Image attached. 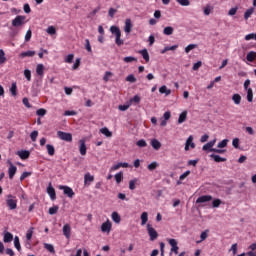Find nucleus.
Wrapping results in <instances>:
<instances>
[{
    "mask_svg": "<svg viewBox=\"0 0 256 256\" xmlns=\"http://www.w3.org/2000/svg\"><path fill=\"white\" fill-rule=\"evenodd\" d=\"M110 32L112 33V35H115L116 37V45H118V47H120V45H123V40H121V29H119V27L117 26H111Z\"/></svg>",
    "mask_w": 256,
    "mask_h": 256,
    "instance_id": "obj_1",
    "label": "nucleus"
},
{
    "mask_svg": "<svg viewBox=\"0 0 256 256\" xmlns=\"http://www.w3.org/2000/svg\"><path fill=\"white\" fill-rule=\"evenodd\" d=\"M6 205L11 211L17 209V197L12 194L7 195Z\"/></svg>",
    "mask_w": 256,
    "mask_h": 256,
    "instance_id": "obj_2",
    "label": "nucleus"
},
{
    "mask_svg": "<svg viewBox=\"0 0 256 256\" xmlns=\"http://www.w3.org/2000/svg\"><path fill=\"white\" fill-rule=\"evenodd\" d=\"M57 136L62 141H67L68 143H71V141H73V135H71V133H67V132H63V131H58L57 132Z\"/></svg>",
    "mask_w": 256,
    "mask_h": 256,
    "instance_id": "obj_3",
    "label": "nucleus"
},
{
    "mask_svg": "<svg viewBox=\"0 0 256 256\" xmlns=\"http://www.w3.org/2000/svg\"><path fill=\"white\" fill-rule=\"evenodd\" d=\"M59 189L63 191L64 195H66L70 199H73V197H75V192L73 191V188L69 186H59Z\"/></svg>",
    "mask_w": 256,
    "mask_h": 256,
    "instance_id": "obj_4",
    "label": "nucleus"
},
{
    "mask_svg": "<svg viewBox=\"0 0 256 256\" xmlns=\"http://www.w3.org/2000/svg\"><path fill=\"white\" fill-rule=\"evenodd\" d=\"M147 231L150 237V241H155L159 237V234L157 233V230L151 226V224H147Z\"/></svg>",
    "mask_w": 256,
    "mask_h": 256,
    "instance_id": "obj_5",
    "label": "nucleus"
},
{
    "mask_svg": "<svg viewBox=\"0 0 256 256\" xmlns=\"http://www.w3.org/2000/svg\"><path fill=\"white\" fill-rule=\"evenodd\" d=\"M25 25V16L18 15L12 20L13 27H21Z\"/></svg>",
    "mask_w": 256,
    "mask_h": 256,
    "instance_id": "obj_6",
    "label": "nucleus"
},
{
    "mask_svg": "<svg viewBox=\"0 0 256 256\" xmlns=\"http://www.w3.org/2000/svg\"><path fill=\"white\" fill-rule=\"evenodd\" d=\"M79 152L80 155L85 156L87 155V144H85V139L79 140Z\"/></svg>",
    "mask_w": 256,
    "mask_h": 256,
    "instance_id": "obj_7",
    "label": "nucleus"
},
{
    "mask_svg": "<svg viewBox=\"0 0 256 256\" xmlns=\"http://www.w3.org/2000/svg\"><path fill=\"white\" fill-rule=\"evenodd\" d=\"M93 181H95V176L91 175V173L87 172L84 175V185L85 187H89V185H91V183H93Z\"/></svg>",
    "mask_w": 256,
    "mask_h": 256,
    "instance_id": "obj_8",
    "label": "nucleus"
},
{
    "mask_svg": "<svg viewBox=\"0 0 256 256\" xmlns=\"http://www.w3.org/2000/svg\"><path fill=\"white\" fill-rule=\"evenodd\" d=\"M169 245H171V251L172 253H175L177 255L179 253V246H177V240L175 239H169L168 240Z\"/></svg>",
    "mask_w": 256,
    "mask_h": 256,
    "instance_id": "obj_9",
    "label": "nucleus"
},
{
    "mask_svg": "<svg viewBox=\"0 0 256 256\" xmlns=\"http://www.w3.org/2000/svg\"><path fill=\"white\" fill-rule=\"evenodd\" d=\"M111 227H112L111 222L107 220L101 225L102 233H111Z\"/></svg>",
    "mask_w": 256,
    "mask_h": 256,
    "instance_id": "obj_10",
    "label": "nucleus"
},
{
    "mask_svg": "<svg viewBox=\"0 0 256 256\" xmlns=\"http://www.w3.org/2000/svg\"><path fill=\"white\" fill-rule=\"evenodd\" d=\"M47 193L52 201H55L57 199V194L55 193V188L49 184L47 187Z\"/></svg>",
    "mask_w": 256,
    "mask_h": 256,
    "instance_id": "obj_11",
    "label": "nucleus"
},
{
    "mask_svg": "<svg viewBox=\"0 0 256 256\" xmlns=\"http://www.w3.org/2000/svg\"><path fill=\"white\" fill-rule=\"evenodd\" d=\"M8 163L10 165L8 169L9 179H13V177H15V173H17V166L13 165L11 161H9Z\"/></svg>",
    "mask_w": 256,
    "mask_h": 256,
    "instance_id": "obj_12",
    "label": "nucleus"
},
{
    "mask_svg": "<svg viewBox=\"0 0 256 256\" xmlns=\"http://www.w3.org/2000/svg\"><path fill=\"white\" fill-rule=\"evenodd\" d=\"M63 235L66 239H71V226L69 224L63 226Z\"/></svg>",
    "mask_w": 256,
    "mask_h": 256,
    "instance_id": "obj_13",
    "label": "nucleus"
},
{
    "mask_svg": "<svg viewBox=\"0 0 256 256\" xmlns=\"http://www.w3.org/2000/svg\"><path fill=\"white\" fill-rule=\"evenodd\" d=\"M212 200H213V196H211V195H204V196L199 197L196 200V203H207V202L212 201Z\"/></svg>",
    "mask_w": 256,
    "mask_h": 256,
    "instance_id": "obj_14",
    "label": "nucleus"
},
{
    "mask_svg": "<svg viewBox=\"0 0 256 256\" xmlns=\"http://www.w3.org/2000/svg\"><path fill=\"white\" fill-rule=\"evenodd\" d=\"M189 147H191V149H195V143H193V136L188 137L185 144V151H189Z\"/></svg>",
    "mask_w": 256,
    "mask_h": 256,
    "instance_id": "obj_15",
    "label": "nucleus"
},
{
    "mask_svg": "<svg viewBox=\"0 0 256 256\" xmlns=\"http://www.w3.org/2000/svg\"><path fill=\"white\" fill-rule=\"evenodd\" d=\"M215 143H217V139H214V140H212V141H210V142H208L207 144H205L204 146H203V151H211V149H214V148H212L214 145H215Z\"/></svg>",
    "mask_w": 256,
    "mask_h": 256,
    "instance_id": "obj_16",
    "label": "nucleus"
},
{
    "mask_svg": "<svg viewBox=\"0 0 256 256\" xmlns=\"http://www.w3.org/2000/svg\"><path fill=\"white\" fill-rule=\"evenodd\" d=\"M3 241L4 243H11V241H13V234H11V232H5Z\"/></svg>",
    "mask_w": 256,
    "mask_h": 256,
    "instance_id": "obj_17",
    "label": "nucleus"
},
{
    "mask_svg": "<svg viewBox=\"0 0 256 256\" xmlns=\"http://www.w3.org/2000/svg\"><path fill=\"white\" fill-rule=\"evenodd\" d=\"M17 155H19L20 159H29V155H31V153L27 150H22L18 151Z\"/></svg>",
    "mask_w": 256,
    "mask_h": 256,
    "instance_id": "obj_18",
    "label": "nucleus"
},
{
    "mask_svg": "<svg viewBox=\"0 0 256 256\" xmlns=\"http://www.w3.org/2000/svg\"><path fill=\"white\" fill-rule=\"evenodd\" d=\"M210 157H211V159H214V161L216 163H223V162L227 161L226 158H222L221 156L215 155V154H211Z\"/></svg>",
    "mask_w": 256,
    "mask_h": 256,
    "instance_id": "obj_19",
    "label": "nucleus"
},
{
    "mask_svg": "<svg viewBox=\"0 0 256 256\" xmlns=\"http://www.w3.org/2000/svg\"><path fill=\"white\" fill-rule=\"evenodd\" d=\"M111 217H112V221H114V223H116L117 225L121 223V216L119 215V213L113 212Z\"/></svg>",
    "mask_w": 256,
    "mask_h": 256,
    "instance_id": "obj_20",
    "label": "nucleus"
},
{
    "mask_svg": "<svg viewBox=\"0 0 256 256\" xmlns=\"http://www.w3.org/2000/svg\"><path fill=\"white\" fill-rule=\"evenodd\" d=\"M44 71H45V66H43V64H38L36 67L37 75H39L40 77H43Z\"/></svg>",
    "mask_w": 256,
    "mask_h": 256,
    "instance_id": "obj_21",
    "label": "nucleus"
},
{
    "mask_svg": "<svg viewBox=\"0 0 256 256\" xmlns=\"http://www.w3.org/2000/svg\"><path fill=\"white\" fill-rule=\"evenodd\" d=\"M121 167H129L128 163H118L111 167L110 171H117L118 169H121Z\"/></svg>",
    "mask_w": 256,
    "mask_h": 256,
    "instance_id": "obj_22",
    "label": "nucleus"
},
{
    "mask_svg": "<svg viewBox=\"0 0 256 256\" xmlns=\"http://www.w3.org/2000/svg\"><path fill=\"white\" fill-rule=\"evenodd\" d=\"M141 103V96L135 95L132 99H130V105H139Z\"/></svg>",
    "mask_w": 256,
    "mask_h": 256,
    "instance_id": "obj_23",
    "label": "nucleus"
},
{
    "mask_svg": "<svg viewBox=\"0 0 256 256\" xmlns=\"http://www.w3.org/2000/svg\"><path fill=\"white\" fill-rule=\"evenodd\" d=\"M10 93L13 97H17V83L13 82L10 87Z\"/></svg>",
    "mask_w": 256,
    "mask_h": 256,
    "instance_id": "obj_24",
    "label": "nucleus"
},
{
    "mask_svg": "<svg viewBox=\"0 0 256 256\" xmlns=\"http://www.w3.org/2000/svg\"><path fill=\"white\" fill-rule=\"evenodd\" d=\"M246 59H247V61H249L250 63H253V61H255V59H256V52H253V51L249 52V53L247 54V56H246Z\"/></svg>",
    "mask_w": 256,
    "mask_h": 256,
    "instance_id": "obj_25",
    "label": "nucleus"
},
{
    "mask_svg": "<svg viewBox=\"0 0 256 256\" xmlns=\"http://www.w3.org/2000/svg\"><path fill=\"white\" fill-rule=\"evenodd\" d=\"M185 121H187V111H183L178 118L179 124L185 123Z\"/></svg>",
    "mask_w": 256,
    "mask_h": 256,
    "instance_id": "obj_26",
    "label": "nucleus"
},
{
    "mask_svg": "<svg viewBox=\"0 0 256 256\" xmlns=\"http://www.w3.org/2000/svg\"><path fill=\"white\" fill-rule=\"evenodd\" d=\"M46 149H47L48 155H50V157H53V155H55V147L53 145L47 144Z\"/></svg>",
    "mask_w": 256,
    "mask_h": 256,
    "instance_id": "obj_27",
    "label": "nucleus"
},
{
    "mask_svg": "<svg viewBox=\"0 0 256 256\" xmlns=\"http://www.w3.org/2000/svg\"><path fill=\"white\" fill-rule=\"evenodd\" d=\"M100 133H102V135H105V137H113V133H111V131H109V128L107 127L100 129Z\"/></svg>",
    "mask_w": 256,
    "mask_h": 256,
    "instance_id": "obj_28",
    "label": "nucleus"
},
{
    "mask_svg": "<svg viewBox=\"0 0 256 256\" xmlns=\"http://www.w3.org/2000/svg\"><path fill=\"white\" fill-rule=\"evenodd\" d=\"M253 13H255V8H249L248 10H246V12L244 13L245 21H247V19H249V17H251Z\"/></svg>",
    "mask_w": 256,
    "mask_h": 256,
    "instance_id": "obj_29",
    "label": "nucleus"
},
{
    "mask_svg": "<svg viewBox=\"0 0 256 256\" xmlns=\"http://www.w3.org/2000/svg\"><path fill=\"white\" fill-rule=\"evenodd\" d=\"M151 145H152L153 149H156V150L161 149V142H159V140H157V139H153L151 141Z\"/></svg>",
    "mask_w": 256,
    "mask_h": 256,
    "instance_id": "obj_30",
    "label": "nucleus"
},
{
    "mask_svg": "<svg viewBox=\"0 0 256 256\" xmlns=\"http://www.w3.org/2000/svg\"><path fill=\"white\" fill-rule=\"evenodd\" d=\"M141 225H146L147 221H149V215L147 214V212H143L141 214Z\"/></svg>",
    "mask_w": 256,
    "mask_h": 256,
    "instance_id": "obj_31",
    "label": "nucleus"
},
{
    "mask_svg": "<svg viewBox=\"0 0 256 256\" xmlns=\"http://www.w3.org/2000/svg\"><path fill=\"white\" fill-rule=\"evenodd\" d=\"M140 55H142L146 63H149V52L147 51V49L140 51Z\"/></svg>",
    "mask_w": 256,
    "mask_h": 256,
    "instance_id": "obj_32",
    "label": "nucleus"
},
{
    "mask_svg": "<svg viewBox=\"0 0 256 256\" xmlns=\"http://www.w3.org/2000/svg\"><path fill=\"white\" fill-rule=\"evenodd\" d=\"M35 56V51L28 50L26 52H22L20 57H33Z\"/></svg>",
    "mask_w": 256,
    "mask_h": 256,
    "instance_id": "obj_33",
    "label": "nucleus"
},
{
    "mask_svg": "<svg viewBox=\"0 0 256 256\" xmlns=\"http://www.w3.org/2000/svg\"><path fill=\"white\" fill-rule=\"evenodd\" d=\"M232 100L234 101L235 105H240L241 104V95L234 94L232 96Z\"/></svg>",
    "mask_w": 256,
    "mask_h": 256,
    "instance_id": "obj_34",
    "label": "nucleus"
},
{
    "mask_svg": "<svg viewBox=\"0 0 256 256\" xmlns=\"http://www.w3.org/2000/svg\"><path fill=\"white\" fill-rule=\"evenodd\" d=\"M7 62V58L5 57V51L3 49H0V65H3V63Z\"/></svg>",
    "mask_w": 256,
    "mask_h": 256,
    "instance_id": "obj_35",
    "label": "nucleus"
},
{
    "mask_svg": "<svg viewBox=\"0 0 256 256\" xmlns=\"http://www.w3.org/2000/svg\"><path fill=\"white\" fill-rule=\"evenodd\" d=\"M136 185H139V179H134L129 182V189L133 191L135 189Z\"/></svg>",
    "mask_w": 256,
    "mask_h": 256,
    "instance_id": "obj_36",
    "label": "nucleus"
},
{
    "mask_svg": "<svg viewBox=\"0 0 256 256\" xmlns=\"http://www.w3.org/2000/svg\"><path fill=\"white\" fill-rule=\"evenodd\" d=\"M14 247L17 251H21V243L19 242V236H15L14 238Z\"/></svg>",
    "mask_w": 256,
    "mask_h": 256,
    "instance_id": "obj_37",
    "label": "nucleus"
},
{
    "mask_svg": "<svg viewBox=\"0 0 256 256\" xmlns=\"http://www.w3.org/2000/svg\"><path fill=\"white\" fill-rule=\"evenodd\" d=\"M160 93H165L166 96L171 95V90L167 89V86H162L159 88Z\"/></svg>",
    "mask_w": 256,
    "mask_h": 256,
    "instance_id": "obj_38",
    "label": "nucleus"
},
{
    "mask_svg": "<svg viewBox=\"0 0 256 256\" xmlns=\"http://www.w3.org/2000/svg\"><path fill=\"white\" fill-rule=\"evenodd\" d=\"M173 31H174L173 27L167 26L164 28L163 33L164 35H173Z\"/></svg>",
    "mask_w": 256,
    "mask_h": 256,
    "instance_id": "obj_39",
    "label": "nucleus"
},
{
    "mask_svg": "<svg viewBox=\"0 0 256 256\" xmlns=\"http://www.w3.org/2000/svg\"><path fill=\"white\" fill-rule=\"evenodd\" d=\"M247 101H249V103L253 102V89L251 88L247 91Z\"/></svg>",
    "mask_w": 256,
    "mask_h": 256,
    "instance_id": "obj_40",
    "label": "nucleus"
},
{
    "mask_svg": "<svg viewBox=\"0 0 256 256\" xmlns=\"http://www.w3.org/2000/svg\"><path fill=\"white\" fill-rule=\"evenodd\" d=\"M37 137H39V132L37 130H34L33 132H31L30 134L31 141L33 142L37 141Z\"/></svg>",
    "mask_w": 256,
    "mask_h": 256,
    "instance_id": "obj_41",
    "label": "nucleus"
},
{
    "mask_svg": "<svg viewBox=\"0 0 256 256\" xmlns=\"http://www.w3.org/2000/svg\"><path fill=\"white\" fill-rule=\"evenodd\" d=\"M36 115H38V117H45V115H47V110L40 108L36 111Z\"/></svg>",
    "mask_w": 256,
    "mask_h": 256,
    "instance_id": "obj_42",
    "label": "nucleus"
},
{
    "mask_svg": "<svg viewBox=\"0 0 256 256\" xmlns=\"http://www.w3.org/2000/svg\"><path fill=\"white\" fill-rule=\"evenodd\" d=\"M115 181L116 183H121V181H123V172H119L115 175Z\"/></svg>",
    "mask_w": 256,
    "mask_h": 256,
    "instance_id": "obj_43",
    "label": "nucleus"
},
{
    "mask_svg": "<svg viewBox=\"0 0 256 256\" xmlns=\"http://www.w3.org/2000/svg\"><path fill=\"white\" fill-rule=\"evenodd\" d=\"M59 211V206H53L49 208V215H55Z\"/></svg>",
    "mask_w": 256,
    "mask_h": 256,
    "instance_id": "obj_44",
    "label": "nucleus"
},
{
    "mask_svg": "<svg viewBox=\"0 0 256 256\" xmlns=\"http://www.w3.org/2000/svg\"><path fill=\"white\" fill-rule=\"evenodd\" d=\"M32 35H33V32L31 31V29L27 30L26 35H25V41H26V43L29 42V41H31Z\"/></svg>",
    "mask_w": 256,
    "mask_h": 256,
    "instance_id": "obj_45",
    "label": "nucleus"
},
{
    "mask_svg": "<svg viewBox=\"0 0 256 256\" xmlns=\"http://www.w3.org/2000/svg\"><path fill=\"white\" fill-rule=\"evenodd\" d=\"M177 45H174V46H171V47H169V46H167V47H165L164 48V50H162V54H164V53H167V51H175V49H177Z\"/></svg>",
    "mask_w": 256,
    "mask_h": 256,
    "instance_id": "obj_46",
    "label": "nucleus"
},
{
    "mask_svg": "<svg viewBox=\"0 0 256 256\" xmlns=\"http://www.w3.org/2000/svg\"><path fill=\"white\" fill-rule=\"evenodd\" d=\"M46 31L48 35H55V33H57V30L53 26H49Z\"/></svg>",
    "mask_w": 256,
    "mask_h": 256,
    "instance_id": "obj_47",
    "label": "nucleus"
},
{
    "mask_svg": "<svg viewBox=\"0 0 256 256\" xmlns=\"http://www.w3.org/2000/svg\"><path fill=\"white\" fill-rule=\"evenodd\" d=\"M193 49H197V45L196 44H190L185 48V52L189 53L190 51H193Z\"/></svg>",
    "mask_w": 256,
    "mask_h": 256,
    "instance_id": "obj_48",
    "label": "nucleus"
},
{
    "mask_svg": "<svg viewBox=\"0 0 256 256\" xmlns=\"http://www.w3.org/2000/svg\"><path fill=\"white\" fill-rule=\"evenodd\" d=\"M27 177H31V172H23L22 175L20 176V181H25Z\"/></svg>",
    "mask_w": 256,
    "mask_h": 256,
    "instance_id": "obj_49",
    "label": "nucleus"
},
{
    "mask_svg": "<svg viewBox=\"0 0 256 256\" xmlns=\"http://www.w3.org/2000/svg\"><path fill=\"white\" fill-rule=\"evenodd\" d=\"M32 237H33V228H30V229L27 231V233H26V239H27L28 241H31Z\"/></svg>",
    "mask_w": 256,
    "mask_h": 256,
    "instance_id": "obj_50",
    "label": "nucleus"
},
{
    "mask_svg": "<svg viewBox=\"0 0 256 256\" xmlns=\"http://www.w3.org/2000/svg\"><path fill=\"white\" fill-rule=\"evenodd\" d=\"M227 143H229V140H227V139L222 140L220 143H218V148H219V149L225 148V146L227 145Z\"/></svg>",
    "mask_w": 256,
    "mask_h": 256,
    "instance_id": "obj_51",
    "label": "nucleus"
},
{
    "mask_svg": "<svg viewBox=\"0 0 256 256\" xmlns=\"http://www.w3.org/2000/svg\"><path fill=\"white\" fill-rule=\"evenodd\" d=\"M211 11H213V7H211V5H207L204 9V15H210Z\"/></svg>",
    "mask_w": 256,
    "mask_h": 256,
    "instance_id": "obj_52",
    "label": "nucleus"
},
{
    "mask_svg": "<svg viewBox=\"0 0 256 256\" xmlns=\"http://www.w3.org/2000/svg\"><path fill=\"white\" fill-rule=\"evenodd\" d=\"M115 13H117V9H115V8H110L108 10V15H109V17H111V19H113V17H115Z\"/></svg>",
    "mask_w": 256,
    "mask_h": 256,
    "instance_id": "obj_53",
    "label": "nucleus"
},
{
    "mask_svg": "<svg viewBox=\"0 0 256 256\" xmlns=\"http://www.w3.org/2000/svg\"><path fill=\"white\" fill-rule=\"evenodd\" d=\"M24 77L27 79V81H31V70H24Z\"/></svg>",
    "mask_w": 256,
    "mask_h": 256,
    "instance_id": "obj_54",
    "label": "nucleus"
},
{
    "mask_svg": "<svg viewBox=\"0 0 256 256\" xmlns=\"http://www.w3.org/2000/svg\"><path fill=\"white\" fill-rule=\"evenodd\" d=\"M177 3H179L180 5L184 6V7H187L190 5V2L189 0H176Z\"/></svg>",
    "mask_w": 256,
    "mask_h": 256,
    "instance_id": "obj_55",
    "label": "nucleus"
},
{
    "mask_svg": "<svg viewBox=\"0 0 256 256\" xmlns=\"http://www.w3.org/2000/svg\"><path fill=\"white\" fill-rule=\"evenodd\" d=\"M75 58V55L73 54H69L66 59H65V63H73V59Z\"/></svg>",
    "mask_w": 256,
    "mask_h": 256,
    "instance_id": "obj_56",
    "label": "nucleus"
},
{
    "mask_svg": "<svg viewBox=\"0 0 256 256\" xmlns=\"http://www.w3.org/2000/svg\"><path fill=\"white\" fill-rule=\"evenodd\" d=\"M238 7H234V8H231L228 12V15H230L231 17H233V15H236L237 14V11H238Z\"/></svg>",
    "mask_w": 256,
    "mask_h": 256,
    "instance_id": "obj_57",
    "label": "nucleus"
},
{
    "mask_svg": "<svg viewBox=\"0 0 256 256\" xmlns=\"http://www.w3.org/2000/svg\"><path fill=\"white\" fill-rule=\"evenodd\" d=\"M113 75V73L107 71L103 77V81H105V83H107V81H109V77H111Z\"/></svg>",
    "mask_w": 256,
    "mask_h": 256,
    "instance_id": "obj_58",
    "label": "nucleus"
},
{
    "mask_svg": "<svg viewBox=\"0 0 256 256\" xmlns=\"http://www.w3.org/2000/svg\"><path fill=\"white\" fill-rule=\"evenodd\" d=\"M85 47H86V51H88V53H91L92 49H91V43L89 42V39L85 40Z\"/></svg>",
    "mask_w": 256,
    "mask_h": 256,
    "instance_id": "obj_59",
    "label": "nucleus"
},
{
    "mask_svg": "<svg viewBox=\"0 0 256 256\" xmlns=\"http://www.w3.org/2000/svg\"><path fill=\"white\" fill-rule=\"evenodd\" d=\"M149 171H155L157 169V162H152L150 165H148Z\"/></svg>",
    "mask_w": 256,
    "mask_h": 256,
    "instance_id": "obj_60",
    "label": "nucleus"
},
{
    "mask_svg": "<svg viewBox=\"0 0 256 256\" xmlns=\"http://www.w3.org/2000/svg\"><path fill=\"white\" fill-rule=\"evenodd\" d=\"M136 145L138 147H147V142H145V140H139Z\"/></svg>",
    "mask_w": 256,
    "mask_h": 256,
    "instance_id": "obj_61",
    "label": "nucleus"
},
{
    "mask_svg": "<svg viewBox=\"0 0 256 256\" xmlns=\"http://www.w3.org/2000/svg\"><path fill=\"white\" fill-rule=\"evenodd\" d=\"M219 205H221V200H220V199H215V200L212 202V206H213L214 208L219 207Z\"/></svg>",
    "mask_w": 256,
    "mask_h": 256,
    "instance_id": "obj_62",
    "label": "nucleus"
},
{
    "mask_svg": "<svg viewBox=\"0 0 256 256\" xmlns=\"http://www.w3.org/2000/svg\"><path fill=\"white\" fill-rule=\"evenodd\" d=\"M24 12L26 13H31V6H29V4H24Z\"/></svg>",
    "mask_w": 256,
    "mask_h": 256,
    "instance_id": "obj_63",
    "label": "nucleus"
},
{
    "mask_svg": "<svg viewBox=\"0 0 256 256\" xmlns=\"http://www.w3.org/2000/svg\"><path fill=\"white\" fill-rule=\"evenodd\" d=\"M124 31H125V33H129V19L125 20Z\"/></svg>",
    "mask_w": 256,
    "mask_h": 256,
    "instance_id": "obj_64",
    "label": "nucleus"
}]
</instances>
